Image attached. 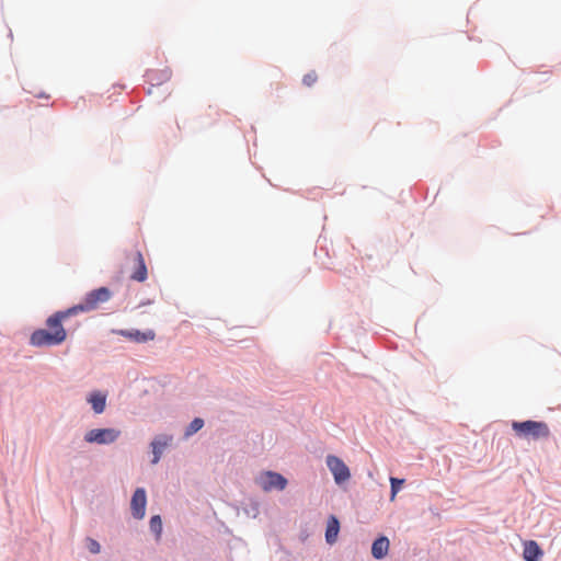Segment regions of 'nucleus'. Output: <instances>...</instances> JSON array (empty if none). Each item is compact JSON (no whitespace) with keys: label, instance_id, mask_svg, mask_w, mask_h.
Segmentation results:
<instances>
[{"label":"nucleus","instance_id":"9d476101","mask_svg":"<svg viewBox=\"0 0 561 561\" xmlns=\"http://www.w3.org/2000/svg\"><path fill=\"white\" fill-rule=\"evenodd\" d=\"M523 556L526 561H539L542 550L536 541L529 540L524 543Z\"/></svg>","mask_w":561,"mask_h":561},{"label":"nucleus","instance_id":"0eeeda50","mask_svg":"<svg viewBox=\"0 0 561 561\" xmlns=\"http://www.w3.org/2000/svg\"><path fill=\"white\" fill-rule=\"evenodd\" d=\"M147 496L142 488H138L130 501L131 514L135 518L141 519L146 513Z\"/></svg>","mask_w":561,"mask_h":561},{"label":"nucleus","instance_id":"20e7f679","mask_svg":"<svg viewBox=\"0 0 561 561\" xmlns=\"http://www.w3.org/2000/svg\"><path fill=\"white\" fill-rule=\"evenodd\" d=\"M256 483L265 492H270L274 489L282 491L287 486V479L280 473L264 471L256 478Z\"/></svg>","mask_w":561,"mask_h":561},{"label":"nucleus","instance_id":"f257e3e1","mask_svg":"<svg viewBox=\"0 0 561 561\" xmlns=\"http://www.w3.org/2000/svg\"><path fill=\"white\" fill-rule=\"evenodd\" d=\"M71 316H76L75 309L57 311L46 320L47 329H38L31 335L30 342L33 346H54L64 343L67 339V332L62 327V321Z\"/></svg>","mask_w":561,"mask_h":561},{"label":"nucleus","instance_id":"f8f14e48","mask_svg":"<svg viewBox=\"0 0 561 561\" xmlns=\"http://www.w3.org/2000/svg\"><path fill=\"white\" fill-rule=\"evenodd\" d=\"M340 530V523L335 516H330L325 530V540L328 543H334L336 541Z\"/></svg>","mask_w":561,"mask_h":561},{"label":"nucleus","instance_id":"412c9836","mask_svg":"<svg viewBox=\"0 0 561 561\" xmlns=\"http://www.w3.org/2000/svg\"><path fill=\"white\" fill-rule=\"evenodd\" d=\"M154 73H149V79L150 81H154V77H153Z\"/></svg>","mask_w":561,"mask_h":561},{"label":"nucleus","instance_id":"a211bd4d","mask_svg":"<svg viewBox=\"0 0 561 561\" xmlns=\"http://www.w3.org/2000/svg\"><path fill=\"white\" fill-rule=\"evenodd\" d=\"M318 80V75L316 73V71H310L308 73H306L302 78V82L307 87H312Z\"/></svg>","mask_w":561,"mask_h":561},{"label":"nucleus","instance_id":"ddd939ff","mask_svg":"<svg viewBox=\"0 0 561 561\" xmlns=\"http://www.w3.org/2000/svg\"><path fill=\"white\" fill-rule=\"evenodd\" d=\"M389 550V540L386 537H380L373 542L371 554L376 559L383 558Z\"/></svg>","mask_w":561,"mask_h":561},{"label":"nucleus","instance_id":"f03ea898","mask_svg":"<svg viewBox=\"0 0 561 561\" xmlns=\"http://www.w3.org/2000/svg\"><path fill=\"white\" fill-rule=\"evenodd\" d=\"M512 428L520 438H531L537 440L550 436L548 424L541 421L529 420L524 422H513Z\"/></svg>","mask_w":561,"mask_h":561},{"label":"nucleus","instance_id":"7ed1b4c3","mask_svg":"<svg viewBox=\"0 0 561 561\" xmlns=\"http://www.w3.org/2000/svg\"><path fill=\"white\" fill-rule=\"evenodd\" d=\"M111 297L112 293L107 287H100L88 293L83 300L71 307V309H75L76 314L79 312H90L95 310L101 304L108 301Z\"/></svg>","mask_w":561,"mask_h":561},{"label":"nucleus","instance_id":"39448f33","mask_svg":"<svg viewBox=\"0 0 561 561\" xmlns=\"http://www.w3.org/2000/svg\"><path fill=\"white\" fill-rule=\"evenodd\" d=\"M325 462L329 470L333 474L335 483L342 484L350 480V469L342 459L336 456L329 455L327 456Z\"/></svg>","mask_w":561,"mask_h":561},{"label":"nucleus","instance_id":"6ab92c4d","mask_svg":"<svg viewBox=\"0 0 561 561\" xmlns=\"http://www.w3.org/2000/svg\"><path fill=\"white\" fill-rule=\"evenodd\" d=\"M87 547L89 551L93 554H98L101 551L100 543L93 538H87Z\"/></svg>","mask_w":561,"mask_h":561},{"label":"nucleus","instance_id":"dca6fc26","mask_svg":"<svg viewBox=\"0 0 561 561\" xmlns=\"http://www.w3.org/2000/svg\"><path fill=\"white\" fill-rule=\"evenodd\" d=\"M150 529L156 534L157 538L161 536L162 533V522L159 515H154L150 518Z\"/></svg>","mask_w":561,"mask_h":561},{"label":"nucleus","instance_id":"9b49d317","mask_svg":"<svg viewBox=\"0 0 561 561\" xmlns=\"http://www.w3.org/2000/svg\"><path fill=\"white\" fill-rule=\"evenodd\" d=\"M171 440H172V438L167 435L159 436L154 440H152V443H151L152 453H153L152 463H158L163 449L171 443Z\"/></svg>","mask_w":561,"mask_h":561},{"label":"nucleus","instance_id":"4468645a","mask_svg":"<svg viewBox=\"0 0 561 561\" xmlns=\"http://www.w3.org/2000/svg\"><path fill=\"white\" fill-rule=\"evenodd\" d=\"M89 402L92 404L94 412L99 414L105 409L106 397L101 392H94L90 396Z\"/></svg>","mask_w":561,"mask_h":561},{"label":"nucleus","instance_id":"6e6552de","mask_svg":"<svg viewBox=\"0 0 561 561\" xmlns=\"http://www.w3.org/2000/svg\"><path fill=\"white\" fill-rule=\"evenodd\" d=\"M114 332L136 343H146L154 340L156 337L153 330H147L144 332L139 330H116Z\"/></svg>","mask_w":561,"mask_h":561},{"label":"nucleus","instance_id":"f3484780","mask_svg":"<svg viewBox=\"0 0 561 561\" xmlns=\"http://www.w3.org/2000/svg\"><path fill=\"white\" fill-rule=\"evenodd\" d=\"M403 483H404L403 479H398V478H393V477L390 478V484H391L390 501H394L397 493L400 491Z\"/></svg>","mask_w":561,"mask_h":561},{"label":"nucleus","instance_id":"aec40b11","mask_svg":"<svg viewBox=\"0 0 561 561\" xmlns=\"http://www.w3.org/2000/svg\"><path fill=\"white\" fill-rule=\"evenodd\" d=\"M163 77H164V80H168L170 78V71L169 70H164L163 71Z\"/></svg>","mask_w":561,"mask_h":561},{"label":"nucleus","instance_id":"423d86ee","mask_svg":"<svg viewBox=\"0 0 561 561\" xmlns=\"http://www.w3.org/2000/svg\"><path fill=\"white\" fill-rule=\"evenodd\" d=\"M121 432L115 428H95L87 432L84 439L88 443L111 444L119 437Z\"/></svg>","mask_w":561,"mask_h":561},{"label":"nucleus","instance_id":"1a4fd4ad","mask_svg":"<svg viewBox=\"0 0 561 561\" xmlns=\"http://www.w3.org/2000/svg\"><path fill=\"white\" fill-rule=\"evenodd\" d=\"M133 261H134V271L130 273V279L133 280H136V282H139V283H142L147 279V276H148V272H147V266H146V263H145V259L141 254V252L137 251L134 255H133Z\"/></svg>","mask_w":561,"mask_h":561},{"label":"nucleus","instance_id":"2eb2a0df","mask_svg":"<svg viewBox=\"0 0 561 561\" xmlns=\"http://www.w3.org/2000/svg\"><path fill=\"white\" fill-rule=\"evenodd\" d=\"M204 425V421L199 417L194 419L186 427L185 436H191L198 432Z\"/></svg>","mask_w":561,"mask_h":561}]
</instances>
